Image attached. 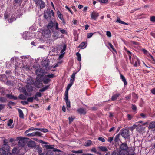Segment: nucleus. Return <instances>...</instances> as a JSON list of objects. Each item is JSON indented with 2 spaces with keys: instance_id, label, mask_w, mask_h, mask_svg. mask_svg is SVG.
<instances>
[{
  "instance_id": "ddd939ff",
  "label": "nucleus",
  "mask_w": 155,
  "mask_h": 155,
  "mask_svg": "<svg viewBox=\"0 0 155 155\" xmlns=\"http://www.w3.org/2000/svg\"><path fill=\"white\" fill-rule=\"evenodd\" d=\"M147 57H148V59L152 63L155 64V58L152 55H151L149 53H148Z\"/></svg>"
},
{
  "instance_id": "2f4dec72",
  "label": "nucleus",
  "mask_w": 155,
  "mask_h": 155,
  "mask_svg": "<svg viewBox=\"0 0 155 155\" xmlns=\"http://www.w3.org/2000/svg\"><path fill=\"white\" fill-rule=\"evenodd\" d=\"M48 87H49L48 86H46L45 87L42 88V89H40L39 91H40L41 92H43L44 91H45V90H46L47 89Z\"/></svg>"
},
{
  "instance_id": "1a4fd4ad",
  "label": "nucleus",
  "mask_w": 155,
  "mask_h": 155,
  "mask_svg": "<svg viewBox=\"0 0 155 155\" xmlns=\"http://www.w3.org/2000/svg\"><path fill=\"white\" fill-rule=\"evenodd\" d=\"M121 135L125 138H127L130 135L128 130L124 129L122 130Z\"/></svg>"
},
{
  "instance_id": "37998d69",
  "label": "nucleus",
  "mask_w": 155,
  "mask_h": 155,
  "mask_svg": "<svg viewBox=\"0 0 155 155\" xmlns=\"http://www.w3.org/2000/svg\"><path fill=\"white\" fill-rule=\"evenodd\" d=\"M150 20L152 22H155V16H151L150 18Z\"/></svg>"
},
{
  "instance_id": "7ed1b4c3",
  "label": "nucleus",
  "mask_w": 155,
  "mask_h": 155,
  "mask_svg": "<svg viewBox=\"0 0 155 155\" xmlns=\"http://www.w3.org/2000/svg\"><path fill=\"white\" fill-rule=\"evenodd\" d=\"M44 18L48 20H52L54 17V13L52 10L48 9L44 13Z\"/></svg>"
},
{
  "instance_id": "423d86ee",
  "label": "nucleus",
  "mask_w": 155,
  "mask_h": 155,
  "mask_svg": "<svg viewBox=\"0 0 155 155\" xmlns=\"http://www.w3.org/2000/svg\"><path fill=\"white\" fill-rule=\"evenodd\" d=\"M42 35L45 38H49L51 36V31L48 29H45L42 31Z\"/></svg>"
},
{
  "instance_id": "a878e982",
  "label": "nucleus",
  "mask_w": 155,
  "mask_h": 155,
  "mask_svg": "<svg viewBox=\"0 0 155 155\" xmlns=\"http://www.w3.org/2000/svg\"><path fill=\"white\" fill-rule=\"evenodd\" d=\"M119 94H117L114 95L111 98V100L112 101H115L116 100L117 98L118 97V96L120 95Z\"/></svg>"
},
{
  "instance_id": "e2e57ef3",
  "label": "nucleus",
  "mask_w": 155,
  "mask_h": 155,
  "mask_svg": "<svg viewBox=\"0 0 155 155\" xmlns=\"http://www.w3.org/2000/svg\"><path fill=\"white\" fill-rule=\"evenodd\" d=\"M99 140L102 141V142H104L105 141V139L102 137H100L98 138Z\"/></svg>"
},
{
  "instance_id": "b1692460",
  "label": "nucleus",
  "mask_w": 155,
  "mask_h": 155,
  "mask_svg": "<svg viewBox=\"0 0 155 155\" xmlns=\"http://www.w3.org/2000/svg\"><path fill=\"white\" fill-rule=\"evenodd\" d=\"M15 19L14 16L12 15L8 19V21L9 23H12L15 21Z\"/></svg>"
},
{
  "instance_id": "6e6d98bb",
  "label": "nucleus",
  "mask_w": 155,
  "mask_h": 155,
  "mask_svg": "<svg viewBox=\"0 0 155 155\" xmlns=\"http://www.w3.org/2000/svg\"><path fill=\"white\" fill-rule=\"evenodd\" d=\"M66 45H64L63 46V48L61 51V53H62L66 49Z\"/></svg>"
},
{
  "instance_id": "bf43d9fd",
  "label": "nucleus",
  "mask_w": 155,
  "mask_h": 155,
  "mask_svg": "<svg viewBox=\"0 0 155 155\" xmlns=\"http://www.w3.org/2000/svg\"><path fill=\"white\" fill-rule=\"evenodd\" d=\"M108 45L113 51H115V49H114L113 46L111 43L109 42L108 43Z\"/></svg>"
},
{
  "instance_id": "a18cd8bd",
  "label": "nucleus",
  "mask_w": 155,
  "mask_h": 155,
  "mask_svg": "<svg viewBox=\"0 0 155 155\" xmlns=\"http://www.w3.org/2000/svg\"><path fill=\"white\" fill-rule=\"evenodd\" d=\"M85 42H82L79 45V47L82 48L85 45Z\"/></svg>"
},
{
  "instance_id": "58836bf2",
  "label": "nucleus",
  "mask_w": 155,
  "mask_h": 155,
  "mask_svg": "<svg viewBox=\"0 0 155 155\" xmlns=\"http://www.w3.org/2000/svg\"><path fill=\"white\" fill-rule=\"evenodd\" d=\"M76 54L77 56L78 60L79 61H80L81 60V57L80 54L78 52H77Z\"/></svg>"
},
{
  "instance_id": "09e8293b",
  "label": "nucleus",
  "mask_w": 155,
  "mask_h": 155,
  "mask_svg": "<svg viewBox=\"0 0 155 155\" xmlns=\"http://www.w3.org/2000/svg\"><path fill=\"white\" fill-rule=\"evenodd\" d=\"M27 136L29 137H32L35 136L34 132H32L31 133H29L27 134Z\"/></svg>"
},
{
  "instance_id": "f257e3e1",
  "label": "nucleus",
  "mask_w": 155,
  "mask_h": 155,
  "mask_svg": "<svg viewBox=\"0 0 155 155\" xmlns=\"http://www.w3.org/2000/svg\"><path fill=\"white\" fill-rule=\"evenodd\" d=\"M50 21L47 25V29L50 30L53 32V35L58 38L59 35V31L63 34H66V31L58 27V23L56 21L52 22V20H49Z\"/></svg>"
},
{
  "instance_id": "6ab92c4d",
  "label": "nucleus",
  "mask_w": 155,
  "mask_h": 155,
  "mask_svg": "<svg viewBox=\"0 0 155 155\" xmlns=\"http://www.w3.org/2000/svg\"><path fill=\"white\" fill-rule=\"evenodd\" d=\"M7 78L5 74H2L0 75V81L5 82L7 80Z\"/></svg>"
},
{
  "instance_id": "f3484780",
  "label": "nucleus",
  "mask_w": 155,
  "mask_h": 155,
  "mask_svg": "<svg viewBox=\"0 0 155 155\" xmlns=\"http://www.w3.org/2000/svg\"><path fill=\"white\" fill-rule=\"evenodd\" d=\"M49 64V61L48 59H47L43 61L42 62V65L46 68H47Z\"/></svg>"
},
{
  "instance_id": "72a5a7b5",
  "label": "nucleus",
  "mask_w": 155,
  "mask_h": 155,
  "mask_svg": "<svg viewBox=\"0 0 155 155\" xmlns=\"http://www.w3.org/2000/svg\"><path fill=\"white\" fill-rule=\"evenodd\" d=\"M68 90H66L64 94V99H68Z\"/></svg>"
},
{
  "instance_id": "3c124183",
  "label": "nucleus",
  "mask_w": 155,
  "mask_h": 155,
  "mask_svg": "<svg viewBox=\"0 0 155 155\" xmlns=\"http://www.w3.org/2000/svg\"><path fill=\"white\" fill-rule=\"evenodd\" d=\"M93 35V33H89L87 34V38H89L91 37Z\"/></svg>"
},
{
  "instance_id": "412c9836",
  "label": "nucleus",
  "mask_w": 155,
  "mask_h": 155,
  "mask_svg": "<svg viewBox=\"0 0 155 155\" xmlns=\"http://www.w3.org/2000/svg\"><path fill=\"white\" fill-rule=\"evenodd\" d=\"M77 111L80 114H85L86 113V110L82 108L78 109Z\"/></svg>"
},
{
  "instance_id": "c85d7f7f",
  "label": "nucleus",
  "mask_w": 155,
  "mask_h": 155,
  "mask_svg": "<svg viewBox=\"0 0 155 155\" xmlns=\"http://www.w3.org/2000/svg\"><path fill=\"white\" fill-rule=\"evenodd\" d=\"M66 104V105L67 107L70 108L71 107V104H70V101L68 99H64Z\"/></svg>"
},
{
  "instance_id": "603ef678",
  "label": "nucleus",
  "mask_w": 155,
  "mask_h": 155,
  "mask_svg": "<svg viewBox=\"0 0 155 155\" xmlns=\"http://www.w3.org/2000/svg\"><path fill=\"white\" fill-rule=\"evenodd\" d=\"M35 136H41L42 135L41 133L39 132H34Z\"/></svg>"
},
{
  "instance_id": "8fccbe9b",
  "label": "nucleus",
  "mask_w": 155,
  "mask_h": 155,
  "mask_svg": "<svg viewBox=\"0 0 155 155\" xmlns=\"http://www.w3.org/2000/svg\"><path fill=\"white\" fill-rule=\"evenodd\" d=\"M18 151V150L17 148H15L12 150V152L13 153H16Z\"/></svg>"
},
{
  "instance_id": "0eeeda50",
  "label": "nucleus",
  "mask_w": 155,
  "mask_h": 155,
  "mask_svg": "<svg viewBox=\"0 0 155 155\" xmlns=\"http://www.w3.org/2000/svg\"><path fill=\"white\" fill-rule=\"evenodd\" d=\"M134 63V66L135 67L139 66L140 64V62L139 60L136 56L132 58V61L131 64H133Z\"/></svg>"
},
{
  "instance_id": "c03bdc74",
  "label": "nucleus",
  "mask_w": 155,
  "mask_h": 155,
  "mask_svg": "<svg viewBox=\"0 0 155 155\" xmlns=\"http://www.w3.org/2000/svg\"><path fill=\"white\" fill-rule=\"evenodd\" d=\"M91 140H88L86 143V146H90L91 143Z\"/></svg>"
},
{
  "instance_id": "f704fd0d",
  "label": "nucleus",
  "mask_w": 155,
  "mask_h": 155,
  "mask_svg": "<svg viewBox=\"0 0 155 155\" xmlns=\"http://www.w3.org/2000/svg\"><path fill=\"white\" fill-rule=\"evenodd\" d=\"M52 146H54V145L51 146V145H45V147L47 149H52L53 148V147H52Z\"/></svg>"
},
{
  "instance_id": "393cba45",
  "label": "nucleus",
  "mask_w": 155,
  "mask_h": 155,
  "mask_svg": "<svg viewBox=\"0 0 155 155\" xmlns=\"http://www.w3.org/2000/svg\"><path fill=\"white\" fill-rule=\"evenodd\" d=\"M5 149L2 147V149H0V155H5L6 154V151Z\"/></svg>"
},
{
  "instance_id": "7c9ffc66",
  "label": "nucleus",
  "mask_w": 155,
  "mask_h": 155,
  "mask_svg": "<svg viewBox=\"0 0 155 155\" xmlns=\"http://www.w3.org/2000/svg\"><path fill=\"white\" fill-rule=\"evenodd\" d=\"M46 155H54V153L51 150H47L46 153Z\"/></svg>"
},
{
  "instance_id": "6e6552de",
  "label": "nucleus",
  "mask_w": 155,
  "mask_h": 155,
  "mask_svg": "<svg viewBox=\"0 0 155 155\" xmlns=\"http://www.w3.org/2000/svg\"><path fill=\"white\" fill-rule=\"evenodd\" d=\"M33 84L34 82L32 80L31 81L29 82L27 81L26 87L28 91L30 92L33 90L32 85H33Z\"/></svg>"
},
{
  "instance_id": "69168bd1",
  "label": "nucleus",
  "mask_w": 155,
  "mask_h": 155,
  "mask_svg": "<svg viewBox=\"0 0 155 155\" xmlns=\"http://www.w3.org/2000/svg\"><path fill=\"white\" fill-rule=\"evenodd\" d=\"M42 149L41 147H38V153H41L42 152Z\"/></svg>"
},
{
  "instance_id": "9b49d317",
  "label": "nucleus",
  "mask_w": 155,
  "mask_h": 155,
  "mask_svg": "<svg viewBox=\"0 0 155 155\" xmlns=\"http://www.w3.org/2000/svg\"><path fill=\"white\" fill-rule=\"evenodd\" d=\"M91 18L92 19L95 20L99 16V14L98 13L95 11L92 12L91 15Z\"/></svg>"
},
{
  "instance_id": "4c0bfd02",
  "label": "nucleus",
  "mask_w": 155,
  "mask_h": 155,
  "mask_svg": "<svg viewBox=\"0 0 155 155\" xmlns=\"http://www.w3.org/2000/svg\"><path fill=\"white\" fill-rule=\"evenodd\" d=\"M72 152L74 153H82V150H80L78 151L73 150Z\"/></svg>"
},
{
  "instance_id": "39448f33",
  "label": "nucleus",
  "mask_w": 155,
  "mask_h": 155,
  "mask_svg": "<svg viewBox=\"0 0 155 155\" xmlns=\"http://www.w3.org/2000/svg\"><path fill=\"white\" fill-rule=\"evenodd\" d=\"M17 139L19 140L18 145L19 147H23L26 143V140L25 138L21 137H18Z\"/></svg>"
},
{
  "instance_id": "a19ab883",
  "label": "nucleus",
  "mask_w": 155,
  "mask_h": 155,
  "mask_svg": "<svg viewBox=\"0 0 155 155\" xmlns=\"http://www.w3.org/2000/svg\"><path fill=\"white\" fill-rule=\"evenodd\" d=\"M74 118H75L74 116L69 117L68 118L69 123H70L71 122H72Z\"/></svg>"
},
{
  "instance_id": "e433bc0d",
  "label": "nucleus",
  "mask_w": 155,
  "mask_h": 155,
  "mask_svg": "<svg viewBox=\"0 0 155 155\" xmlns=\"http://www.w3.org/2000/svg\"><path fill=\"white\" fill-rule=\"evenodd\" d=\"M41 131L44 133H46L48 131V129L45 128H38V130Z\"/></svg>"
},
{
  "instance_id": "774afa93",
  "label": "nucleus",
  "mask_w": 155,
  "mask_h": 155,
  "mask_svg": "<svg viewBox=\"0 0 155 155\" xmlns=\"http://www.w3.org/2000/svg\"><path fill=\"white\" fill-rule=\"evenodd\" d=\"M115 128L114 127H113L112 128H111L109 130V132H112L114 131L115 130Z\"/></svg>"
},
{
  "instance_id": "a211bd4d",
  "label": "nucleus",
  "mask_w": 155,
  "mask_h": 155,
  "mask_svg": "<svg viewBox=\"0 0 155 155\" xmlns=\"http://www.w3.org/2000/svg\"><path fill=\"white\" fill-rule=\"evenodd\" d=\"M76 72H74L72 74L70 80V83L73 84L75 81V75L76 74Z\"/></svg>"
},
{
  "instance_id": "cd10ccee",
  "label": "nucleus",
  "mask_w": 155,
  "mask_h": 155,
  "mask_svg": "<svg viewBox=\"0 0 155 155\" xmlns=\"http://www.w3.org/2000/svg\"><path fill=\"white\" fill-rule=\"evenodd\" d=\"M6 96L7 97L10 99H14L15 100L17 99V98L16 97H14L11 94H8Z\"/></svg>"
},
{
  "instance_id": "864d4df0",
  "label": "nucleus",
  "mask_w": 155,
  "mask_h": 155,
  "mask_svg": "<svg viewBox=\"0 0 155 155\" xmlns=\"http://www.w3.org/2000/svg\"><path fill=\"white\" fill-rule=\"evenodd\" d=\"M36 96H37L38 97H41L42 96L41 94L39 92H37L35 94Z\"/></svg>"
},
{
  "instance_id": "4be33fe9",
  "label": "nucleus",
  "mask_w": 155,
  "mask_h": 155,
  "mask_svg": "<svg viewBox=\"0 0 155 155\" xmlns=\"http://www.w3.org/2000/svg\"><path fill=\"white\" fill-rule=\"evenodd\" d=\"M18 110L19 113V117L21 118H24V115L22 111L20 109H18Z\"/></svg>"
},
{
  "instance_id": "f8f14e48",
  "label": "nucleus",
  "mask_w": 155,
  "mask_h": 155,
  "mask_svg": "<svg viewBox=\"0 0 155 155\" xmlns=\"http://www.w3.org/2000/svg\"><path fill=\"white\" fill-rule=\"evenodd\" d=\"M4 144L3 145L2 147L3 148L6 149L7 150H8L9 149V147L8 144V140L6 139L4 140L3 142Z\"/></svg>"
},
{
  "instance_id": "dca6fc26",
  "label": "nucleus",
  "mask_w": 155,
  "mask_h": 155,
  "mask_svg": "<svg viewBox=\"0 0 155 155\" xmlns=\"http://www.w3.org/2000/svg\"><path fill=\"white\" fill-rule=\"evenodd\" d=\"M13 123V120L11 119H10L8 122L7 125L10 128H13L14 127V124H12Z\"/></svg>"
},
{
  "instance_id": "c756f323",
  "label": "nucleus",
  "mask_w": 155,
  "mask_h": 155,
  "mask_svg": "<svg viewBox=\"0 0 155 155\" xmlns=\"http://www.w3.org/2000/svg\"><path fill=\"white\" fill-rule=\"evenodd\" d=\"M57 15L60 19L63 18V15L59 11H57Z\"/></svg>"
},
{
  "instance_id": "4d7b16f0",
  "label": "nucleus",
  "mask_w": 155,
  "mask_h": 155,
  "mask_svg": "<svg viewBox=\"0 0 155 155\" xmlns=\"http://www.w3.org/2000/svg\"><path fill=\"white\" fill-rule=\"evenodd\" d=\"M106 35H107V36L109 37H111V32L110 31H107Z\"/></svg>"
},
{
  "instance_id": "de8ad7c7",
  "label": "nucleus",
  "mask_w": 155,
  "mask_h": 155,
  "mask_svg": "<svg viewBox=\"0 0 155 155\" xmlns=\"http://www.w3.org/2000/svg\"><path fill=\"white\" fill-rule=\"evenodd\" d=\"M98 1L101 3H107L108 0H98Z\"/></svg>"
},
{
  "instance_id": "aec40b11",
  "label": "nucleus",
  "mask_w": 155,
  "mask_h": 155,
  "mask_svg": "<svg viewBox=\"0 0 155 155\" xmlns=\"http://www.w3.org/2000/svg\"><path fill=\"white\" fill-rule=\"evenodd\" d=\"M37 3H38L40 4V6L41 8H44L45 6V4L43 1L42 0L38 1L37 2Z\"/></svg>"
},
{
  "instance_id": "ea45409f",
  "label": "nucleus",
  "mask_w": 155,
  "mask_h": 155,
  "mask_svg": "<svg viewBox=\"0 0 155 155\" xmlns=\"http://www.w3.org/2000/svg\"><path fill=\"white\" fill-rule=\"evenodd\" d=\"M19 98L21 99H25L26 98V97L25 96L22 94H21L19 96Z\"/></svg>"
},
{
  "instance_id": "0e129e2a",
  "label": "nucleus",
  "mask_w": 155,
  "mask_h": 155,
  "mask_svg": "<svg viewBox=\"0 0 155 155\" xmlns=\"http://www.w3.org/2000/svg\"><path fill=\"white\" fill-rule=\"evenodd\" d=\"M5 107V105L4 104H0V111L3 109Z\"/></svg>"
},
{
  "instance_id": "9d476101",
  "label": "nucleus",
  "mask_w": 155,
  "mask_h": 155,
  "mask_svg": "<svg viewBox=\"0 0 155 155\" xmlns=\"http://www.w3.org/2000/svg\"><path fill=\"white\" fill-rule=\"evenodd\" d=\"M35 73L38 76H42L45 73V71L41 68H39L35 71Z\"/></svg>"
},
{
  "instance_id": "5fc2aeb1",
  "label": "nucleus",
  "mask_w": 155,
  "mask_h": 155,
  "mask_svg": "<svg viewBox=\"0 0 155 155\" xmlns=\"http://www.w3.org/2000/svg\"><path fill=\"white\" fill-rule=\"evenodd\" d=\"M123 21H121L120 18H118L117 19V20L116 21V22H118L119 23H121L122 24H123Z\"/></svg>"
},
{
  "instance_id": "c9c22d12",
  "label": "nucleus",
  "mask_w": 155,
  "mask_h": 155,
  "mask_svg": "<svg viewBox=\"0 0 155 155\" xmlns=\"http://www.w3.org/2000/svg\"><path fill=\"white\" fill-rule=\"evenodd\" d=\"M0 101L1 102H5L7 101V99L5 97H1L0 98Z\"/></svg>"
},
{
  "instance_id": "f03ea898",
  "label": "nucleus",
  "mask_w": 155,
  "mask_h": 155,
  "mask_svg": "<svg viewBox=\"0 0 155 155\" xmlns=\"http://www.w3.org/2000/svg\"><path fill=\"white\" fill-rule=\"evenodd\" d=\"M128 147L126 143H122L120 145V150L117 153L115 151L113 152L112 155H127L128 154Z\"/></svg>"
},
{
  "instance_id": "473e14b6",
  "label": "nucleus",
  "mask_w": 155,
  "mask_h": 155,
  "mask_svg": "<svg viewBox=\"0 0 155 155\" xmlns=\"http://www.w3.org/2000/svg\"><path fill=\"white\" fill-rule=\"evenodd\" d=\"M100 149L102 151H106L108 150L107 148L105 147L101 146L100 147Z\"/></svg>"
},
{
  "instance_id": "5701e85b",
  "label": "nucleus",
  "mask_w": 155,
  "mask_h": 155,
  "mask_svg": "<svg viewBox=\"0 0 155 155\" xmlns=\"http://www.w3.org/2000/svg\"><path fill=\"white\" fill-rule=\"evenodd\" d=\"M154 128H155V122H151L149 124V128L150 129H152Z\"/></svg>"
},
{
  "instance_id": "052dcab7",
  "label": "nucleus",
  "mask_w": 155,
  "mask_h": 155,
  "mask_svg": "<svg viewBox=\"0 0 155 155\" xmlns=\"http://www.w3.org/2000/svg\"><path fill=\"white\" fill-rule=\"evenodd\" d=\"M53 151L54 152H61V151L60 150L58 149L57 148H55L53 147Z\"/></svg>"
},
{
  "instance_id": "2eb2a0df",
  "label": "nucleus",
  "mask_w": 155,
  "mask_h": 155,
  "mask_svg": "<svg viewBox=\"0 0 155 155\" xmlns=\"http://www.w3.org/2000/svg\"><path fill=\"white\" fill-rule=\"evenodd\" d=\"M27 145L28 147L33 148L35 146V143L34 141L31 140L28 142Z\"/></svg>"
},
{
  "instance_id": "13d9d810",
  "label": "nucleus",
  "mask_w": 155,
  "mask_h": 155,
  "mask_svg": "<svg viewBox=\"0 0 155 155\" xmlns=\"http://www.w3.org/2000/svg\"><path fill=\"white\" fill-rule=\"evenodd\" d=\"M140 116L141 117H142L143 118H145L146 117V115L143 113H140Z\"/></svg>"
},
{
  "instance_id": "338daca9",
  "label": "nucleus",
  "mask_w": 155,
  "mask_h": 155,
  "mask_svg": "<svg viewBox=\"0 0 155 155\" xmlns=\"http://www.w3.org/2000/svg\"><path fill=\"white\" fill-rule=\"evenodd\" d=\"M29 130L31 131H33V130H38V128H34V127H31L29 128Z\"/></svg>"
},
{
  "instance_id": "680f3d73",
  "label": "nucleus",
  "mask_w": 155,
  "mask_h": 155,
  "mask_svg": "<svg viewBox=\"0 0 155 155\" xmlns=\"http://www.w3.org/2000/svg\"><path fill=\"white\" fill-rule=\"evenodd\" d=\"M21 103L23 105H25L28 104V103L27 100V101H21Z\"/></svg>"
},
{
  "instance_id": "49530a36",
  "label": "nucleus",
  "mask_w": 155,
  "mask_h": 155,
  "mask_svg": "<svg viewBox=\"0 0 155 155\" xmlns=\"http://www.w3.org/2000/svg\"><path fill=\"white\" fill-rule=\"evenodd\" d=\"M73 84L70 83L67 86L66 90H69L70 89V88L72 86Z\"/></svg>"
},
{
  "instance_id": "bb28decb",
  "label": "nucleus",
  "mask_w": 155,
  "mask_h": 155,
  "mask_svg": "<svg viewBox=\"0 0 155 155\" xmlns=\"http://www.w3.org/2000/svg\"><path fill=\"white\" fill-rule=\"evenodd\" d=\"M120 78L124 82V84L125 85H126L127 84V83L124 77L121 74H120Z\"/></svg>"
},
{
  "instance_id": "4468645a",
  "label": "nucleus",
  "mask_w": 155,
  "mask_h": 155,
  "mask_svg": "<svg viewBox=\"0 0 155 155\" xmlns=\"http://www.w3.org/2000/svg\"><path fill=\"white\" fill-rule=\"evenodd\" d=\"M133 126L134 127H137V130L140 128V129L139 131H141V130L143 129L142 125H140V123L139 122H137L135 124L133 125Z\"/></svg>"
},
{
  "instance_id": "79ce46f5",
  "label": "nucleus",
  "mask_w": 155,
  "mask_h": 155,
  "mask_svg": "<svg viewBox=\"0 0 155 155\" xmlns=\"http://www.w3.org/2000/svg\"><path fill=\"white\" fill-rule=\"evenodd\" d=\"M34 100V98L33 97H29L27 99V101L28 102H32Z\"/></svg>"
},
{
  "instance_id": "20e7f679",
  "label": "nucleus",
  "mask_w": 155,
  "mask_h": 155,
  "mask_svg": "<svg viewBox=\"0 0 155 155\" xmlns=\"http://www.w3.org/2000/svg\"><path fill=\"white\" fill-rule=\"evenodd\" d=\"M54 74L46 75L43 77L42 81L43 83L45 84H48L51 81L50 79L53 78Z\"/></svg>"
}]
</instances>
